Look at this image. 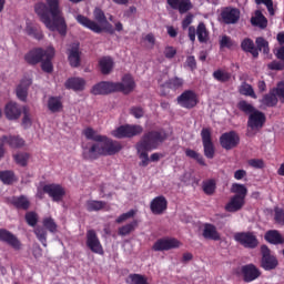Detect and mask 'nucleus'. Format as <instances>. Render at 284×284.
<instances>
[{
	"label": "nucleus",
	"instance_id": "nucleus-8",
	"mask_svg": "<svg viewBox=\"0 0 284 284\" xmlns=\"http://www.w3.org/2000/svg\"><path fill=\"white\" fill-rule=\"evenodd\" d=\"M261 267L265 270V272H272V270L278 267V258L272 254V250H270L268 245L263 244L261 246Z\"/></svg>",
	"mask_w": 284,
	"mask_h": 284
},
{
	"label": "nucleus",
	"instance_id": "nucleus-18",
	"mask_svg": "<svg viewBox=\"0 0 284 284\" xmlns=\"http://www.w3.org/2000/svg\"><path fill=\"white\" fill-rule=\"evenodd\" d=\"M87 247H89L93 254H103V245L101 244V240H99L97 231L92 229L87 231Z\"/></svg>",
	"mask_w": 284,
	"mask_h": 284
},
{
	"label": "nucleus",
	"instance_id": "nucleus-35",
	"mask_svg": "<svg viewBox=\"0 0 284 284\" xmlns=\"http://www.w3.org/2000/svg\"><path fill=\"white\" fill-rule=\"evenodd\" d=\"M241 49L243 52H248L252 54L253 59H258V49H256V44H254V40L246 38L241 42Z\"/></svg>",
	"mask_w": 284,
	"mask_h": 284
},
{
	"label": "nucleus",
	"instance_id": "nucleus-5",
	"mask_svg": "<svg viewBox=\"0 0 284 284\" xmlns=\"http://www.w3.org/2000/svg\"><path fill=\"white\" fill-rule=\"evenodd\" d=\"M33 232L43 247H48V232L57 234L59 232V225L52 216H48L42 219V226H37Z\"/></svg>",
	"mask_w": 284,
	"mask_h": 284
},
{
	"label": "nucleus",
	"instance_id": "nucleus-53",
	"mask_svg": "<svg viewBox=\"0 0 284 284\" xmlns=\"http://www.w3.org/2000/svg\"><path fill=\"white\" fill-rule=\"evenodd\" d=\"M203 192L204 194H207V196H212L216 192V181L214 180H207L203 182Z\"/></svg>",
	"mask_w": 284,
	"mask_h": 284
},
{
	"label": "nucleus",
	"instance_id": "nucleus-64",
	"mask_svg": "<svg viewBox=\"0 0 284 284\" xmlns=\"http://www.w3.org/2000/svg\"><path fill=\"white\" fill-rule=\"evenodd\" d=\"M164 57L165 59H174V57H176V49L170 45L165 47Z\"/></svg>",
	"mask_w": 284,
	"mask_h": 284
},
{
	"label": "nucleus",
	"instance_id": "nucleus-60",
	"mask_svg": "<svg viewBox=\"0 0 284 284\" xmlns=\"http://www.w3.org/2000/svg\"><path fill=\"white\" fill-rule=\"evenodd\" d=\"M129 112L134 119H143L145 115V110L142 106H131Z\"/></svg>",
	"mask_w": 284,
	"mask_h": 284
},
{
	"label": "nucleus",
	"instance_id": "nucleus-63",
	"mask_svg": "<svg viewBox=\"0 0 284 284\" xmlns=\"http://www.w3.org/2000/svg\"><path fill=\"white\" fill-rule=\"evenodd\" d=\"M267 68L268 70H277V71L284 70V60L282 61L274 60L267 64Z\"/></svg>",
	"mask_w": 284,
	"mask_h": 284
},
{
	"label": "nucleus",
	"instance_id": "nucleus-3",
	"mask_svg": "<svg viewBox=\"0 0 284 284\" xmlns=\"http://www.w3.org/2000/svg\"><path fill=\"white\" fill-rule=\"evenodd\" d=\"M93 17L97 21L90 20V18L83 14H78L75 17V21L95 34H101L103 31L110 32V34H114V29H112V24L108 21L105 12H103L101 8L94 9Z\"/></svg>",
	"mask_w": 284,
	"mask_h": 284
},
{
	"label": "nucleus",
	"instance_id": "nucleus-56",
	"mask_svg": "<svg viewBox=\"0 0 284 284\" xmlns=\"http://www.w3.org/2000/svg\"><path fill=\"white\" fill-rule=\"evenodd\" d=\"M22 113H23L22 126L24 128V130H28V128H32V118H30V108L23 106Z\"/></svg>",
	"mask_w": 284,
	"mask_h": 284
},
{
	"label": "nucleus",
	"instance_id": "nucleus-54",
	"mask_svg": "<svg viewBox=\"0 0 284 284\" xmlns=\"http://www.w3.org/2000/svg\"><path fill=\"white\" fill-rule=\"evenodd\" d=\"M126 284H149L148 278L141 274H130Z\"/></svg>",
	"mask_w": 284,
	"mask_h": 284
},
{
	"label": "nucleus",
	"instance_id": "nucleus-10",
	"mask_svg": "<svg viewBox=\"0 0 284 284\" xmlns=\"http://www.w3.org/2000/svg\"><path fill=\"white\" fill-rule=\"evenodd\" d=\"M181 247V241L174 237H163L154 242L151 250L153 252H170V250H178Z\"/></svg>",
	"mask_w": 284,
	"mask_h": 284
},
{
	"label": "nucleus",
	"instance_id": "nucleus-32",
	"mask_svg": "<svg viewBox=\"0 0 284 284\" xmlns=\"http://www.w3.org/2000/svg\"><path fill=\"white\" fill-rule=\"evenodd\" d=\"M245 205V200H243L240 196L233 195L230 201L225 205L226 212H240V210H243V206Z\"/></svg>",
	"mask_w": 284,
	"mask_h": 284
},
{
	"label": "nucleus",
	"instance_id": "nucleus-21",
	"mask_svg": "<svg viewBox=\"0 0 284 284\" xmlns=\"http://www.w3.org/2000/svg\"><path fill=\"white\" fill-rule=\"evenodd\" d=\"M0 241L1 243H7V245H10L13 250H21V241L19 237L6 229H0Z\"/></svg>",
	"mask_w": 284,
	"mask_h": 284
},
{
	"label": "nucleus",
	"instance_id": "nucleus-23",
	"mask_svg": "<svg viewBox=\"0 0 284 284\" xmlns=\"http://www.w3.org/2000/svg\"><path fill=\"white\" fill-rule=\"evenodd\" d=\"M150 210L152 214L161 215L168 210V199L163 195L154 197L150 203Z\"/></svg>",
	"mask_w": 284,
	"mask_h": 284
},
{
	"label": "nucleus",
	"instance_id": "nucleus-20",
	"mask_svg": "<svg viewBox=\"0 0 284 284\" xmlns=\"http://www.w3.org/2000/svg\"><path fill=\"white\" fill-rule=\"evenodd\" d=\"M265 113L262 111L255 110L248 115L247 128L251 130H261L265 125Z\"/></svg>",
	"mask_w": 284,
	"mask_h": 284
},
{
	"label": "nucleus",
	"instance_id": "nucleus-45",
	"mask_svg": "<svg viewBox=\"0 0 284 284\" xmlns=\"http://www.w3.org/2000/svg\"><path fill=\"white\" fill-rule=\"evenodd\" d=\"M82 134H84L85 139L88 141H94L95 143H101L105 139V135H101L94 131L92 128H87L82 131Z\"/></svg>",
	"mask_w": 284,
	"mask_h": 284
},
{
	"label": "nucleus",
	"instance_id": "nucleus-6",
	"mask_svg": "<svg viewBox=\"0 0 284 284\" xmlns=\"http://www.w3.org/2000/svg\"><path fill=\"white\" fill-rule=\"evenodd\" d=\"M143 134V126L139 124H123L112 131V136L115 139H133Z\"/></svg>",
	"mask_w": 284,
	"mask_h": 284
},
{
	"label": "nucleus",
	"instance_id": "nucleus-15",
	"mask_svg": "<svg viewBox=\"0 0 284 284\" xmlns=\"http://www.w3.org/2000/svg\"><path fill=\"white\" fill-rule=\"evenodd\" d=\"M183 85H185V80L183 78L175 75L166 80L164 84L161 85L163 90L161 94L162 97H168V94H170V90L172 92H176L178 90H182Z\"/></svg>",
	"mask_w": 284,
	"mask_h": 284
},
{
	"label": "nucleus",
	"instance_id": "nucleus-49",
	"mask_svg": "<svg viewBox=\"0 0 284 284\" xmlns=\"http://www.w3.org/2000/svg\"><path fill=\"white\" fill-rule=\"evenodd\" d=\"M255 48L257 52H263V54H270V42L263 37H258L255 40Z\"/></svg>",
	"mask_w": 284,
	"mask_h": 284
},
{
	"label": "nucleus",
	"instance_id": "nucleus-48",
	"mask_svg": "<svg viewBox=\"0 0 284 284\" xmlns=\"http://www.w3.org/2000/svg\"><path fill=\"white\" fill-rule=\"evenodd\" d=\"M213 79H215V81H219L220 83H227V81L232 79V73L225 70L217 69L213 72Z\"/></svg>",
	"mask_w": 284,
	"mask_h": 284
},
{
	"label": "nucleus",
	"instance_id": "nucleus-19",
	"mask_svg": "<svg viewBox=\"0 0 284 284\" xmlns=\"http://www.w3.org/2000/svg\"><path fill=\"white\" fill-rule=\"evenodd\" d=\"M47 54H48V49L34 48L24 55V61L29 65H37L41 63V61H43Z\"/></svg>",
	"mask_w": 284,
	"mask_h": 284
},
{
	"label": "nucleus",
	"instance_id": "nucleus-38",
	"mask_svg": "<svg viewBox=\"0 0 284 284\" xmlns=\"http://www.w3.org/2000/svg\"><path fill=\"white\" fill-rule=\"evenodd\" d=\"M102 74H110L114 68V60L111 57H103L99 60Z\"/></svg>",
	"mask_w": 284,
	"mask_h": 284
},
{
	"label": "nucleus",
	"instance_id": "nucleus-31",
	"mask_svg": "<svg viewBox=\"0 0 284 284\" xmlns=\"http://www.w3.org/2000/svg\"><path fill=\"white\" fill-rule=\"evenodd\" d=\"M264 241L271 245H283L284 237L278 230H268L264 234Z\"/></svg>",
	"mask_w": 284,
	"mask_h": 284
},
{
	"label": "nucleus",
	"instance_id": "nucleus-25",
	"mask_svg": "<svg viewBox=\"0 0 284 284\" xmlns=\"http://www.w3.org/2000/svg\"><path fill=\"white\" fill-rule=\"evenodd\" d=\"M166 3L172 10H178L180 14H185L194 8L192 0H166Z\"/></svg>",
	"mask_w": 284,
	"mask_h": 284
},
{
	"label": "nucleus",
	"instance_id": "nucleus-7",
	"mask_svg": "<svg viewBox=\"0 0 284 284\" xmlns=\"http://www.w3.org/2000/svg\"><path fill=\"white\" fill-rule=\"evenodd\" d=\"M233 239L246 250H256L258 247V237L252 231L237 232L233 235Z\"/></svg>",
	"mask_w": 284,
	"mask_h": 284
},
{
	"label": "nucleus",
	"instance_id": "nucleus-16",
	"mask_svg": "<svg viewBox=\"0 0 284 284\" xmlns=\"http://www.w3.org/2000/svg\"><path fill=\"white\" fill-rule=\"evenodd\" d=\"M240 274L244 283H252L261 276V270L254 264H245L241 267Z\"/></svg>",
	"mask_w": 284,
	"mask_h": 284
},
{
	"label": "nucleus",
	"instance_id": "nucleus-47",
	"mask_svg": "<svg viewBox=\"0 0 284 284\" xmlns=\"http://www.w3.org/2000/svg\"><path fill=\"white\" fill-rule=\"evenodd\" d=\"M231 193L245 201V197L247 196V187L244 186V184L233 183L231 186Z\"/></svg>",
	"mask_w": 284,
	"mask_h": 284
},
{
	"label": "nucleus",
	"instance_id": "nucleus-36",
	"mask_svg": "<svg viewBox=\"0 0 284 284\" xmlns=\"http://www.w3.org/2000/svg\"><path fill=\"white\" fill-rule=\"evenodd\" d=\"M11 204L16 210H30V200H28V196L26 195L13 196L11 199Z\"/></svg>",
	"mask_w": 284,
	"mask_h": 284
},
{
	"label": "nucleus",
	"instance_id": "nucleus-44",
	"mask_svg": "<svg viewBox=\"0 0 284 284\" xmlns=\"http://www.w3.org/2000/svg\"><path fill=\"white\" fill-rule=\"evenodd\" d=\"M139 227V220H133L132 222L119 227L118 234L119 236H129V234H132L134 230Z\"/></svg>",
	"mask_w": 284,
	"mask_h": 284
},
{
	"label": "nucleus",
	"instance_id": "nucleus-22",
	"mask_svg": "<svg viewBox=\"0 0 284 284\" xmlns=\"http://www.w3.org/2000/svg\"><path fill=\"white\" fill-rule=\"evenodd\" d=\"M116 92H123V94H130V92H134V88H136V82H134V78L131 74H125L122 78V82H115Z\"/></svg>",
	"mask_w": 284,
	"mask_h": 284
},
{
	"label": "nucleus",
	"instance_id": "nucleus-39",
	"mask_svg": "<svg viewBox=\"0 0 284 284\" xmlns=\"http://www.w3.org/2000/svg\"><path fill=\"white\" fill-rule=\"evenodd\" d=\"M48 110H50L53 114L57 112H61L63 110V102L60 97H50L47 103Z\"/></svg>",
	"mask_w": 284,
	"mask_h": 284
},
{
	"label": "nucleus",
	"instance_id": "nucleus-37",
	"mask_svg": "<svg viewBox=\"0 0 284 284\" xmlns=\"http://www.w3.org/2000/svg\"><path fill=\"white\" fill-rule=\"evenodd\" d=\"M261 103L266 108H276V105H278V98L276 97L274 89L263 95Z\"/></svg>",
	"mask_w": 284,
	"mask_h": 284
},
{
	"label": "nucleus",
	"instance_id": "nucleus-28",
	"mask_svg": "<svg viewBox=\"0 0 284 284\" xmlns=\"http://www.w3.org/2000/svg\"><path fill=\"white\" fill-rule=\"evenodd\" d=\"M21 106L16 102H9L4 106V114L8 121H17L21 116Z\"/></svg>",
	"mask_w": 284,
	"mask_h": 284
},
{
	"label": "nucleus",
	"instance_id": "nucleus-43",
	"mask_svg": "<svg viewBox=\"0 0 284 284\" xmlns=\"http://www.w3.org/2000/svg\"><path fill=\"white\" fill-rule=\"evenodd\" d=\"M26 32L29 37H33V39H37L38 41L43 39V31H41V28L37 24L27 23Z\"/></svg>",
	"mask_w": 284,
	"mask_h": 284
},
{
	"label": "nucleus",
	"instance_id": "nucleus-30",
	"mask_svg": "<svg viewBox=\"0 0 284 284\" xmlns=\"http://www.w3.org/2000/svg\"><path fill=\"white\" fill-rule=\"evenodd\" d=\"M52 59H54V48L49 47L47 49V55L40 62L42 71L47 72L48 74L52 73L54 70V65H52Z\"/></svg>",
	"mask_w": 284,
	"mask_h": 284
},
{
	"label": "nucleus",
	"instance_id": "nucleus-11",
	"mask_svg": "<svg viewBox=\"0 0 284 284\" xmlns=\"http://www.w3.org/2000/svg\"><path fill=\"white\" fill-rule=\"evenodd\" d=\"M241 20V10L233 7H225L220 13V21L225 26H234Z\"/></svg>",
	"mask_w": 284,
	"mask_h": 284
},
{
	"label": "nucleus",
	"instance_id": "nucleus-13",
	"mask_svg": "<svg viewBox=\"0 0 284 284\" xmlns=\"http://www.w3.org/2000/svg\"><path fill=\"white\" fill-rule=\"evenodd\" d=\"M239 143H241V136L236 131H229L220 136V145L223 150H234L239 146Z\"/></svg>",
	"mask_w": 284,
	"mask_h": 284
},
{
	"label": "nucleus",
	"instance_id": "nucleus-52",
	"mask_svg": "<svg viewBox=\"0 0 284 284\" xmlns=\"http://www.w3.org/2000/svg\"><path fill=\"white\" fill-rule=\"evenodd\" d=\"M237 109L240 110V112H243L244 114H248V116L251 114H253V112H255L256 108H254V105L245 100H241L237 103Z\"/></svg>",
	"mask_w": 284,
	"mask_h": 284
},
{
	"label": "nucleus",
	"instance_id": "nucleus-50",
	"mask_svg": "<svg viewBox=\"0 0 284 284\" xmlns=\"http://www.w3.org/2000/svg\"><path fill=\"white\" fill-rule=\"evenodd\" d=\"M240 94L243 97H251V99H256V93L254 92V88H252V84L247 82H243L239 88Z\"/></svg>",
	"mask_w": 284,
	"mask_h": 284
},
{
	"label": "nucleus",
	"instance_id": "nucleus-17",
	"mask_svg": "<svg viewBox=\"0 0 284 284\" xmlns=\"http://www.w3.org/2000/svg\"><path fill=\"white\" fill-rule=\"evenodd\" d=\"M120 87L121 84H116V82L102 81L92 87L91 94H94L95 97H98L99 94H112V92H116V88Z\"/></svg>",
	"mask_w": 284,
	"mask_h": 284
},
{
	"label": "nucleus",
	"instance_id": "nucleus-4",
	"mask_svg": "<svg viewBox=\"0 0 284 284\" xmlns=\"http://www.w3.org/2000/svg\"><path fill=\"white\" fill-rule=\"evenodd\" d=\"M168 141V132L165 130H152L143 134L138 145L144 150H158L159 145Z\"/></svg>",
	"mask_w": 284,
	"mask_h": 284
},
{
	"label": "nucleus",
	"instance_id": "nucleus-58",
	"mask_svg": "<svg viewBox=\"0 0 284 284\" xmlns=\"http://www.w3.org/2000/svg\"><path fill=\"white\" fill-rule=\"evenodd\" d=\"M256 6H261L262 3L266 6L267 11L271 17H274L276 14V11L274 10V1L273 0H255Z\"/></svg>",
	"mask_w": 284,
	"mask_h": 284
},
{
	"label": "nucleus",
	"instance_id": "nucleus-29",
	"mask_svg": "<svg viewBox=\"0 0 284 284\" xmlns=\"http://www.w3.org/2000/svg\"><path fill=\"white\" fill-rule=\"evenodd\" d=\"M202 236L203 239H206V241H221V233H219V230H216V226L211 223L204 224Z\"/></svg>",
	"mask_w": 284,
	"mask_h": 284
},
{
	"label": "nucleus",
	"instance_id": "nucleus-2",
	"mask_svg": "<svg viewBox=\"0 0 284 284\" xmlns=\"http://www.w3.org/2000/svg\"><path fill=\"white\" fill-rule=\"evenodd\" d=\"M82 159L84 161H97L100 156H114L123 150V145L119 141H114L104 135L100 143H82Z\"/></svg>",
	"mask_w": 284,
	"mask_h": 284
},
{
	"label": "nucleus",
	"instance_id": "nucleus-24",
	"mask_svg": "<svg viewBox=\"0 0 284 284\" xmlns=\"http://www.w3.org/2000/svg\"><path fill=\"white\" fill-rule=\"evenodd\" d=\"M30 85H32V79L23 78L20 83L16 88V94L19 101L26 103L28 101V90H30Z\"/></svg>",
	"mask_w": 284,
	"mask_h": 284
},
{
	"label": "nucleus",
	"instance_id": "nucleus-61",
	"mask_svg": "<svg viewBox=\"0 0 284 284\" xmlns=\"http://www.w3.org/2000/svg\"><path fill=\"white\" fill-rule=\"evenodd\" d=\"M136 214V211L134 210H130L126 213L121 214L116 220L115 223L121 224V223H125V221L133 219V216Z\"/></svg>",
	"mask_w": 284,
	"mask_h": 284
},
{
	"label": "nucleus",
	"instance_id": "nucleus-26",
	"mask_svg": "<svg viewBox=\"0 0 284 284\" xmlns=\"http://www.w3.org/2000/svg\"><path fill=\"white\" fill-rule=\"evenodd\" d=\"M0 143L6 146L12 148L13 150H19V148H23L26 145V140L19 135H2L0 138Z\"/></svg>",
	"mask_w": 284,
	"mask_h": 284
},
{
	"label": "nucleus",
	"instance_id": "nucleus-57",
	"mask_svg": "<svg viewBox=\"0 0 284 284\" xmlns=\"http://www.w3.org/2000/svg\"><path fill=\"white\" fill-rule=\"evenodd\" d=\"M24 219L30 227H36V225L39 223V215L34 211L27 212Z\"/></svg>",
	"mask_w": 284,
	"mask_h": 284
},
{
	"label": "nucleus",
	"instance_id": "nucleus-42",
	"mask_svg": "<svg viewBox=\"0 0 284 284\" xmlns=\"http://www.w3.org/2000/svg\"><path fill=\"white\" fill-rule=\"evenodd\" d=\"M197 41L200 43H207L210 41V32L204 22H200L196 28Z\"/></svg>",
	"mask_w": 284,
	"mask_h": 284
},
{
	"label": "nucleus",
	"instance_id": "nucleus-41",
	"mask_svg": "<svg viewBox=\"0 0 284 284\" xmlns=\"http://www.w3.org/2000/svg\"><path fill=\"white\" fill-rule=\"evenodd\" d=\"M0 181L3 185H12L17 183V174L12 170L0 171Z\"/></svg>",
	"mask_w": 284,
	"mask_h": 284
},
{
	"label": "nucleus",
	"instance_id": "nucleus-33",
	"mask_svg": "<svg viewBox=\"0 0 284 284\" xmlns=\"http://www.w3.org/2000/svg\"><path fill=\"white\" fill-rule=\"evenodd\" d=\"M64 87L67 90H74V92H81L85 89V80L83 78H69Z\"/></svg>",
	"mask_w": 284,
	"mask_h": 284
},
{
	"label": "nucleus",
	"instance_id": "nucleus-51",
	"mask_svg": "<svg viewBox=\"0 0 284 284\" xmlns=\"http://www.w3.org/2000/svg\"><path fill=\"white\" fill-rule=\"evenodd\" d=\"M185 154H186V156H189V159H194V161H196V163H199V165H202L203 168H205V165H207L205 163V158H203L201 155V153H199L192 149H186Z\"/></svg>",
	"mask_w": 284,
	"mask_h": 284
},
{
	"label": "nucleus",
	"instance_id": "nucleus-12",
	"mask_svg": "<svg viewBox=\"0 0 284 284\" xmlns=\"http://www.w3.org/2000/svg\"><path fill=\"white\" fill-rule=\"evenodd\" d=\"M178 103L181 108H185V110H192L199 105V97L196 95V92L185 90L178 97Z\"/></svg>",
	"mask_w": 284,
	"mask_h": 284
},
{
	"label": "nucleus",
	"instance_id": "nucleus-40",
	"mask_svg": "<svg viewBox=\"0 0 284 284\" xmlns=\"http://www.w3.org/2000/svg\"><path fill=\"white\" fill-rule=\"evenodd\" d=\"M105 205H108L105 201L88 200L85 202V210L87 212H101V210L105 209Z\"/></svg>",
	"mask_w": 284,
	"mask_h": 284
},
{
	"label": "nucleus",
	"instance_id": "nucleus-14",
	"mask_svg": "<svg viewBox=\"0 0 284 284\" xmlns=\"http://www.w3.org/2000/svg\"><path fill=\"white\" fill-rule=\"evenodd\" d=\"M44 194H48L52 201L59 203V201H63V196H65V189L61 184L51 183L45 184L42 187Z\"/></svg>",
	"mask_w": 284,
	"mask_h": 284
},
{
	"label": "nucleus",
	"instance_id": "nucleus-62",
	"mask_svg": "<svg viewBox=\"0 0 284 284\" xmlns=\"http://www.w3.org/2000/svg\"><path fill=\"white\" fill-rule=\"evenodd\" d=\"M273 92H275V97H277L280 101L284 103V82L277 83V87L273 88Z\"/></svg>",
	"mask_w": 284,
	"mask_h": 284
},
{
	"label": "nucleus",
	"instance_id": "nucleus-9",
	"mask_svg": "<svg viewBox=\"0 0 284 284\" xmlns=\"http://www.w3.org/2000/svg\"><path fill=\"white\" fill-rule=\"evenodd\" d=\"M202 145L204 150V156L207 159H214L216 154V148L212 141V129L203 128L201 131Z\"/></svg>",
	"mask_w": 284,
	"mask_h": 284
},
{
	"label": "nucleus",
	"instance_id": "nucleus-27",
	"mask_svg": "<svg viewBox=\"0 0 284 284\" xmlns=\"http://www.w3.org/2000/svg\"><path fill=\"white\" fill-rule=\"evenodd\" d=\"M68 61L71 68H79V65H81V51H79V43H72L68 49Z\"/></svg>",
	"mask_w": 284,
	"mask_h": 284
},
{
	"label": "nucleus",
	"instance_id": "nucleus-55",
	"mask_svg": "<svg viewBox=\"0 0 284 284\" xmlns=\"http://www.w3.org/2000/svg\"><path fill=\"white\" fill-rule=\"evenodd\" d=\"M13 159L18 165H21V168H26L28 165V161H30V153H18L13 155Z\"/></svg>",
	"mask_w": 284,
	"mask_h": 284
},
{
	"label": "nucleus",
	"instance_id": "nucleus-1",
	"mask_svg": "<svg viewBox=\"0 0 284 284\" xmlns=\"http://www.w3.org/2000/svg\"><path fill=\"white\" fill-rule=\"evenodd\" d=\"M34 10L48 30L59 32L61 37L68 34V24L65 23L63 11H61V7L59 6V0H47V4L39 2L36 4Z\"/></svg>",
	"mask_w": 284,
	"mask_h": 284
},
{
	"label": "nucleus",
	"instance_id": "nucleus-46",
	"mask_svg": "<svg viewBox=\"0 0 284 284\" xmlns=\"http://www.w3.org/2000/svg\"><path fill=\"white\" fill-rule=\"evenodd\" d=\"M136 151L139 154V159H141L140 166L148 168V165H150V156L148 155V152H151V150L143 149L140 144H136Z\"/></svg>",
	"mask_w": 284,
	"mask_h": 284
},
{
	"label": "nucleus",
	"instance_id": "nucleus-34",
	"mask_svg": "<svg viewBox=\"0 0 284 284\" xmlns=\"http://www.w3.org/2000/svg\"><path fill=\"white\" fill-rule=\"evenodd\" d=\"M251 24L254 26V28L265 30V28H267V18H265L261 10H256L254 17L251 18Z\"/></svg>",
	"mask_w": 284,
	"mask_h": 284
},
{
	"label": "nucleus",
	"instance_id": "nucleus-59",
	"mask_svg": "<svg viewBox=\"0 0 284 284\" xmlns=\"http://www.w3.org/2000/svg\"><path fill=\"white\" fill-rule=\"evenodd\" d=\"M274 221L280 225H284V209L278 206L274 209Z\"/></svg>",
	"mask_w": 284,
	"mask_h": 284
}]
</instances>
